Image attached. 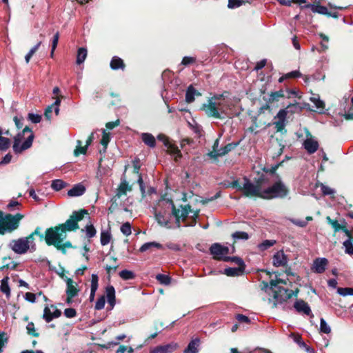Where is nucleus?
Instances as JSON below:
<instances>
[{"label":"nucleus","mask_w":353,"mask_h":353,"mask_svg":"<svg viewBox=\"0 0 353 353\" xmlns=\"http://www.w3.org/2000/svg\"><path fill=\"white\" fill-rule=\"evenodd\" d=\"M41 44V41L38 42L33 48L30 49L29 52L26 55L25 60L26 63H28L32 55L36 52L39 46Z\"/></svg>","instance_id":"52"},{"label":"nucleus","mask_w":353,"mask_h":353,"mask_svg":"<svg viewBox=\"0 0 353 353\" xmlns=\"http://www.w3.org/2000/svg\"><path fill=\"white\" fill-rule=\"evenodd\" d=\"M326 221L331 225L335 232L343 229V227H342L336 220H333L330 216L326 217Z\"/></svg>","instance_id":"48"},{"label":"nucleus","mask_w":353,"mask_h":353,"mask_svg":"<svg viewBox=\"0 0 353 353\" xmlns=\"http://www.w3.org/2000/svg\"><path fill=\"white\" fill-rule=\"evenodd\" d=\"M98 276L97 274H93L91 278V290L90 294V300L92 301L94 299L96 291L98 288Z\"/></svg>","instance_id":"26"},{"label":"nucleus","mask_w":353,"mask_h":353,"mask_svg":"<svg viewBox=\"0 0 353 353\" xmlns=\"http://www.w3.org/2000/svg\"><path fill=\"white\" fill-rule=\"evenodd\" d=\"M93 140H94V132H92L90 136L88 138V139L86 141V145L84 147L82 146L81 141L78 140L77 142V148L74 152V155L78 156L80 154H85L86 153L88 147L91 144V143L93 141Z\"/></svg>","instance_id":"18"},{"label":"nucleus","mask_w":353,"mask_h":353,"mask_svg":"<svg viewBox=\"0 0 353 353\" xmlns=\"http://www.w3.org/2000/svg\"><path fill=\"white\" fill-rule=\"evenodd\" d=\"M28 119L34 123H38L41 120V116L38 114L29 113Z\"/></svg>","instance_id":"61"},{"label":"nucleus","mask_w":353,"mask_h":353,"mask_svg":"<svg viewBox=\"0 0 353 353\" xmlns=\"http://www.w3.org/2000/svg\"><path fill=\"white\" fill-rule=\"evenodd\" d=\"M87 57V50L84 48H81L78 50L77 57V63L81 64L82 63Z\"/></svg>","instance_id":"44"},{"label":"nucleus","mask_w":353,"mask_h":353,"mask_svg":"<svg viewBox=\"0 0 353 353\" xmlns=\"http://www.w3.org/2000/svg\"><path fill=\"white\" fill-rule=\"evenodd\" d=\"M328 264V261L325 258H317L312 264V270L318 274H321L325 272L326 267Z\"/></svg>","instance_id":"16"},{"label":"nucleus","mask_w":353,"mask_h":353,"mask_svg":"<svg viewBox=\"0 0 353 353\" xmlns=\"http://www.w3.org/2000/svg\"><path fill=\"white\" fill-rule=\"evenodd\" d=\"M293 295H296L292 290H288L282 287H278L273 290L274 305L281 304L290 299Z\"/></svg>","instance_id":"11"},{"label":"nucleus","mask_w":353,"mask_h":353,"mask_svg":"<svg viewBox=\"0 0 353 353\" xmlns=\"http://www.w3.org/2000/svg\"><path fill=\"white\" fill-rule=\"evenodd\" d=\"M88 212L86 210H81L79 211H74L70 218L63 224L59 225L62 230L66 231H73L77 230L78 222L81 221L85 215H88Z\"/></svg>","instance_id":"9"},{"label":"nucleus","mask_w":353,"mask_h":353,"mask_svg":"<svg viewBox=\"0 0 353 353\" xmlns=\"http://www.w3.org/2000/svg\"><path fill=\"white\" fill-rule=\"evenodd\" d=\"M61 103V99L58 97L55 101L51 105L47 107L45 110L44 116L46 119L50 120L52 118V111L54 110L55 114L57 115L59 112V105Z\"/></svg>","instance_id":"21"},{"label":"nucleus","mask_w":353,"mask_h":353,"mask_svg":"<svg viewBox=\"0 0 353 353\" xmlns=\"http://www.w3.org/2000/svg\"><path fill=\"white\" fill-rule=\"evenodd\" d=\"M121 232L125 236H129L132 233L131 225L129 222L124 223L121 226Z\"/></svg>","instance_id":"54"},{"label":"nucleus","mask_w":353,"mask_h":353,"mask_svg":"<svg viewBox=\"0 0 353 353\" xmlns=\"http://www.w3.org/2000/svg\"><path fill=\"white\" fill-rule=\"evenodd\" d=\"M290 337L293 339V341L297 343L301 347L305 348L306 351L310 352V347L307 346L305 343L303 341L301 336L299 334L292 333Z\"/></svg>","instance_id":"38"},{"label":"nucleus","mask_w":353,"mask_h":353,"mask_svg":"<svg viewBox=\"0 0 353 353\" xmlns=\"http://www.w3.org/2000/svg\"><path fill=\"white\" fill-rule=\"evenodd\" d=\"M156 279L160 283L163 285H169L171 282L170 277L165 274H157Z\"/></svg>","instance_id":"50"},{"label":"nucleus","mask_w":353,"mask_h":353,"mask_svg":"<svg viewBox=\"0 0 353 353\" xmlns=\"http://www.w3.org/2000/svg\"><path fill=\"white\" fill-rule=\"evenodd\" d=\"M272 263L276 267L284 266L288 263L287 256L283 251H278L273 256Z\"/></svg>","instance_id":"20"},{"label":"nucleus","mask_w":353,"mask_h":353,"mask_svg":"<svg viewBox=\"0 0 353 353\" xmlns=\"http://www.w3.org/2000/svg\"><path fill=\"white\" fill-rule=\"evenodd\" d=\"M243 1L241 0H228V7L230 9L240 7Z\"/></svg>","instance_id":"60"},{"label":"nucleus","mask_w":353,"mask_h":353,"mask_svg":"<svg viewBox=\"0 0 353 353\" xmlns=\"http://www.w3.org/2000/svg\"><path fill=\"white\" fill-rule=\"evenodd\" d=\"M110 68L112 70H123L125 68V64L121 58L115 56L112 57L110 61Z\"/></svg>","instance_id":"29"},{"label":"nucleus","mask_w":353,"mask_h":353,"mask_svg":"<svg viewBox=\"0 0 353 353\" xmlns=\"http://www.w3.org/2000/svg\"><path fill=\"white\" fill-rule=\"evenodd\" d=\"M128 185L126 181L121 182L117 190V196L120 197L121 195L125 194L128 190Z\"/></svg>","instance_id":"53"},{"label":"nucleus","mask_w":353,"mask_h":353,"mask_svg":"<svg viewBox=\"0 0 353 353\" xmlns=\"http://www.w3.org/2000/svg\"><path fill=\"white\" fill-rule=\"evenodd\" d=\"M294 308L299 312H303L305 314L310 315L311 313V310L310 306L307 303L303 301V300H298L294 303Z\"/></svg>","instance_id":"22"},{"label":"nucleus","mask_w":353,"mask_h":353,"mask_svg":"<svg viewBox=\"0 0 353 353\" xmlns=\"http://www.w3.org/2000/svg\"><path fill=\"white\" fill-rule=\"evenodd\" d=\"M141 137L143 142L148 147L153 148L156 146V139L152 134L142 133Z\"/></svg>","instance_id":"24"},{"label":"nucleus","mask_w":353,"mask_h":353,"mask_svg":"<svg viewBox=\"0 0 353 353\" xmlns=\"http://www.w3.org/2000/svg\"><path fill=\"white\" fill-rule=\"evenodd\" d=\"M59 39V33L57 32L53 37L52 42V50L50 53V56L52 57L54 54V52L57 46L58 41Z\"/></svg>","instance_id":"58"},{"label":"nucleus","mask_w":353,"mask_h":353,"mask_svg":"<svg viewBox=\"0 0 353 353\" xmlns=\"http://www.w3.org/2000/svg\"><path fill=\"white\" fill-rule=\"evenodd\" d=\"M105 303V296H102L100 298H99L95 303L94 308L97 310H102Z\"/></svg>","instance_id":"59"},{"label":"nucleus","mask_w":353,"mask_h":353,"mask_svg":"<svg viewBox=\"0 0 353 353\" xmlns=\"http://www.w3.org/2000/svg\"><path fill=\"white\" fill-rule=\"evenodd\" d=\"M303 145L309 154L314 153L319 148L318 141L311 136L306 138Z\"/></svg>","instance_id":"17"},{"label":"nucleus","mask_w":353,"mask_h":353,"mask_svg":"<svg viewBox=\"0 0 353 353\" xmlns=\"http://www.w3.org/2000/svg\"><path fill=\"white\" fill-rule=\"evenodd\" d=\"M116 353H134V349L132 347L120 345Z\"/></svg>","instance_id":"62"},{"label":"nucleus","mask_w":353,"mask_h":353,"mask_svg":"<svg viewBox=\"0 0 353 353\" xmlns=\"http://www.w3.org/2000/svg\"><path fill=\"white\" fill-rule=\"evenodd\" d=\"M105 294L108 302L112 308L115 305V290L114 287L108 285L105 289Z\"/></svg>","instance_id":"25"},{"label":"nucleus","mask_w":353,"mask_h":353,"mask_svg":"<svg viewBox=\"0 0 353 353\" xmlns=\"http://www.w3.org/2000/svg\"><path fill=\"white\" fill-rule=\"evenodd\" d=\"M320 187L323 195H333L336 192L335 190L323 183L321 184Z\"/></svg>","instance_id":"56"},{"label":"nucleus","mask_w":353,"mask_h":353,"mask_svg":"<svg viewBox=\"0 0 353 353\" xmlns=\"http://www.w3.org/2000/svg\"><path fill=\"white\" fill-rule=\"evenodd\" d=\"M61 312L53 305L45 307L43 310V318L47 322H50L53 319L58 318L61 316Z\"/></svg>","instance_id":"14"},{"label":"nucleus","mask_w":353,"mask_h":353,"mask_svg":"<svg viewBox=\"0 0 353 353\" xmlns=\"http://www.w3.org/2000/svg\"><path fill=\"white\" fill-rule=\"evenodd\" d=\"M66 236V232L58 225L46 230L45 241L48 245H54L58 250L64 251L65 248L72 247L70 242L63 241Z\"/></svg>","instance_id":"4"},{"label":"nucleus","mask_w":353,"mask_h":353,"mask_svg":"<svg viewBox=\"0 0 353 353\" xmlns=\"http://www.w3.org/2000/svg\"><path fill=\"white\" fill-rule=\"evenodd\" d=\"M343 246L345 248V253L353 255V244L350 239L343 242Z\"/></svg>","instance_id":"57"},{"label":"nucleus","mask_w":353,"mask_h":353,"mask_svg":"<svg viewBox=\"0 0 353 353\" xmlns=\"http://www.w3.org/2000/svg\"><path fill=\"white\" fill-rule=\"evenodd\" d=\"M83 232H85L87 237L92 238L96 235L97 231L92 224H87L84 229H82Z\"/></svg>","instance_id":"43"},{"label":"nucleus","mask_w":353,"mask_h":353,"mask_svg":"<svg viewBox=\"0 0 353 353\" xmlns=\"http://www.w3.org/2000/svg\"><path fill=\"white\" fill-rule=\"evenodd\" d=\"M119 276L123 280H130L135 277V274L133 272L128 270H123L119 272Z\"/></svg>","instance_id":"45"},{"label":"nucleus","mask_w":353,"mask_h":353,"mask_svg":"<svg viewBox=\"0 0 353 353\" xmlns=\"http://www.w3.org/2000/svg\"><path fill=\"white\" fill-rule=\"evenodd\" d=\"M179 347L178 344L174 342L154 347L150 350V353H172Z\"/></svg>","instance_id":"15"},{"label":"nucleus","mask_w":353,"mask_h":353,"mask_svg":"<svg viewBox=\"0 0 353 353\" xmlns=\"http://www.w3.org/2000/svg\"><path fill=\"white\" fill-rule=\"evenodd\" d=\"M225 185L241 191L245 196L259 197L265 199V177H261L254 181L244 178L243 185L239 184L237 180H234Z\"/></svg>","instance_id":"3"},{"label":"nucleus","mask_w":353,"mask_h":353,"mask_svg":"<svg viewBox=\"0 0 353 353\" xmlns=\"http://www.w3.org/2000/svg\"><path fill=\"white\" fill-rule=\"evenodd\" d=\"M307 7L310 8L313 12L319 13L321 14L327 15L328 10L325 6L321 5H308Z\"/></svg>","instance_id":"36"},{"label":"nucleus","mask_w":353,"mask_h":353,"mask_svg":"<svg viewBox=\"0 0 353 353\" xmlns=\"http://www.w3.org/2000/svg\"><path fill=\"white\" fill-rule=\"evenodd\" d=\"M157 139L162 141L167 148L169 154L172 155L176 161L181 157V152L176 145L172 143L165 134H160L157 136Z\"/></svg>","instance_id":"13"},{"label":"nucleus","mask_w":353,"mask_h":353,"mask_svg":"<svg viewBox=\"0 0 353 353\" xmlns=\"http://www.w3.org/2000/svg\"><path fill=\"white\" fill-rule=\"evenodd\" d=\"M8 277H6L2 279L0 289L3 293L6 294L7 297H9L10 295V287L8 285Z\"/></svg>","instance_id":"42"},{"label":"nucleus","mask_w":353,"mask_h":353,"mask_svg":"<svg viewBox=\"0 0 353 353\" xmlns=\"http://www.w3.org/2000/svg\"><path fill=\"white\" fill-rule=\"evenodd\" d=\"M196 61V59L193 57H184L182 59L181 64L187 66L190 64H192L194 63Z\"/></svg>","instance_id":"64"},{"label":"nucleus","mask_w":353,"mask_h":353,"mask_svg":"<svg viewBox=\"0 0 353 353\" xmlns=\"http://www.w3.org/2000/svg\"><path fill=\"white\" fill-rule=\"evenodd\" d=\"M284 97V92L283 90H280L278 91L272 92L267 100V102L269 103H274L275 101H278L279 99Z\"/></svg>","instance_id":"34"},{"label":"nucleus","mask_w":353,"mask_h":353,"mask_svg":"<svg viewBox=\"0 0 353 353\" xmlns=\"http://www.w3.org/2000/svg\"><path fill=\"white\" fill-rule=\"evenodd\" d=\"M8 248L17 254H25L27 252H33L37 249L34 239L32 236L21 237L17 239L11 240Z\"/></svg>","instance_id":"5"},{"label":"nucleus","mask_w":353,"mask_h":353,"mask_svg":"<svg viewBox=\"0 0 353 353\" xmlns=\"http://www.w3.org/2000/svg\"><path fill=\"white\" fill-rule=\"evenodd\" d=\"M195 92L196 90L192 86L188 87L185 94V101L188 103L194 101Z\"/></svg>","instance_id":"46"},{"label":"nucleus","mask_w":353,"mask_h":353,"mask_svg":"<svg viewBox=\"0 0 353 353\" xmlns=\"http://www.w3.org/2000/svg\"><path fill=\"white\" fill-rule=\"evenodd\" d=\"M288 192V187L280 179L270 185L268 179L265 177V199L283 198Z\"/></svg>","instance_id":"6"},{"label":"nucleus","mask_w":353,"mask_h":353,"mask_svg":"<svg viewBox=\"0 0 353 353\" xmlns=\"http://www.w3.org/2000/svg\"><path fill=\"white\" fill-rule=\"evenodd\" d=\"M244 271L243 267L228 268L224 270V274L229 276H239L243 274Z\"/></svg>","instance_id":"30"},{"label":"nucleus","mask_w":353,"mask_h":353,"mask_svg":"<svg viewBox=\"0 0 353 353\" xmlns=\"http://www.w3.org/2000/svg\"><path fill=\"white\" fill-rule=\"evenodd\" d=\"M276 243L275 240H265L261 243L259 245V248L261 251H264L269 248L273 246Z\"/></svg>","instance_id":"49"},{"label":"nucleus","mask_w":353,"mask_h":353,"mask_svg":"<svg viewBox=\"0 0 353 353\" xmlns=\"http://www.w3.org/2000/svg\"><path fill=\"white\" fill-rule=\"evenodd\" d=\"M172 217L176 219V228H179V211H176L172 200L165 198L159 200L155 209V218L158 223L167 228H172Z\"/></svg>","instance_id":"1"},{"label":"nucleus","mask_w":353,"mask_h":353,"mask_svg":"<svg viewBox=\"0 0 353 353\" xmlns=\"http://www.w3.org/2000/svg\"><path fill=\"white\" fill-rule=\"evenodd\" d=\"M210 251L214 256V259L216 260H222L224 261H229L230 260V257L226 256L229 253V248L220 243H216L212 244L210 248Z\"/></svg>","instance_id":"12"},{"label":"nucleus","mask_w":353,"mask_h":353,"mask_svg":"<svg viewBox=\"0 0 353 353\" xmlns=\"http://www.w3.org/2000/svg\"><path fill=\"white\" fill-rule=\"evenodd\" d=\"M103 136L101 139L100 143L103 145V149L100 150V152L105 153L106 152V149L110 141V134L107 132L105 130H102Z\"/></svg>","instance_id":"31"},{"label":"nucleus","mask_w":353,"mask_h":353,"mask_svg":"<svg viewBox=\"0 0 353 353\" xmlns=\"http://www.w3.org/2000/svg\"><path fill=\"white\" fill-rule=\"evenodd\" d=\"M277 121L274 122V127L277 132L283 130L285 126L286 112L285 110H279L276 114Z\"/></svg>","instance_id":"19"},{"label":"nucleus","mask_w":353,"mask_h":353,"mask_svg":"<svg viewBox=\"0 0 353 353\" xmlns=\"http://www.w3.org/2000/svg\"><path fill=\"white\" fill-rule=\"evenodd\" d=\"M181 210H176L179 211V221L181 219L182 221L185 222L186 219L188 216V214L191 212L190 206L189 205H185L184 206H181Z\"/></svg>","instance_id":"28"},{"label":"nucleus","mask_w":353,"mask_h":353,"mask_svg":"<svg viewBox=\"0 0 353 353\" xmlns=\"http://www.w3.org/2000/svg\"><path fill=\"white\" fill-rule=\"evenodd\" d=\"M34 134L28 127H25L14 138L13 150L15 153H21L30 148L32 144Z\"/></svg>","instance_id":"7"},{"label":"nucleus","mask_w":353,"mask_h":353,"mask_svg":"<svg viewBox=\"0 0 353 353\" xmlns=\"http://www.w3.org/2000/svg\"><path fill=\"white\" fill-rule=\"evenodd\" d=\"M85 192V188L81 183L75 185L68 192V195L70 197L79 196L84 194Z\"/></svg>","instance_id":"23"},{"label":"nucleus","mask_w":353,"mask_h":353,"mask_svg":"<svg viewBox=\"0 0 353 353\" xmlns=\"http://www.w3.org/2000/svg\"><path fill=\"white\" fill-rule=\"evenodd\" d=\"M320 332L325 334H330L331 332L330 325L323 318H321L320 321Z\"/></svg>","instance_id":"51"},{"label":"nucleus","mask_w":353,"mask_h":353,"mask_svg":"<svg viewBox=\"0 0 353 353\" xmlns=\"http://www.w3.org/2000/svg\"><path fill=\"white\" fill-rule=\"evenodd\" d=\"M61 277L66 283V300L65 302L68 305H71L73 302V298L77 296L79 294V290L77 288V283L74 281L72 279L66 277L63 274H61Z\"/></svg>","instance_id":"10"},{"label":"nucleus","mask_w":353,"mask_h":353,"mask_svg":"<svg viewBox=\"0 0 353 353\" xmlns=\"http://www.w3.org/2000/svg\"><path fill=\"white\" fill-rule=\"evenodd\" d=\"M67 183L61 179H55L52 181L51 188L55 191H59L64 188Z\"/></svg>","instance_id":"39"},{"label":"nucleus","mask_w":353,"mask_h":353,"mask_svg":"<svg viewBox=\"0 0 353 353\" xmlns=\"http://www.w3.org/2000/svg\"><path fill=\"white\" fill-rule=\"evenodd\" d=\"M3 131L0 128V151H6L11 144L10 139L2 137Z\"/></svg>","instance_id":"35"},{"label":"nucleus","mask_w":353,"mask_h":353,"mask_svg":"<svg viewBox=\"0 0 353 353\" xmlns=\"http://www.w3.org/2000/svg\"><path fill=\"white\" fill-rule=\"evenodd\" d=\"M199 339H195L192 340L188 347L185 349L184 353H197Z\"/></svg>","instance_id":"32"},{"label":"nucleus","mask_w":353,"mask_h":353,"mask_svg":"<svg viewBox=\"0 0 353 353\" xmlns=\"http://www.w3.org/2000/svg\"><path fill=\"white\" fill-rule=\"evenodd\" d=\"M112 239L111 233L109 230H102L101 232L100 241L102 245H108Z\"/></svg>","instance_id":"37"},{"label":"nucleus","mask_w":353,"mask_h":353,"mask_svg":"<svg viewBox=\"0 0 353 353\" xmlns=\"http://www.w3.org/2000/svg\"><path fill=\"white\" fill-rule=\"evenodd\" d=\"M232 148V146L231 144H228L224 148H221L217 152H211L208 154V155L211 158H217L218 157L223 156L226 154L228 152H229Z\"/></svg>","instance_id":"27"},{"label":"nucleus","mask_w":353,"mask_h":353,"mask_svg":"<svg viewBox=\"0 0 353 353\" xmlns=\"http://www.w3.org/2000/svg\"><path fill=\"white\" fill-rule=\"evenodd\" d=\"M23 217L24 216L19 213L14 215L10 214L4 215L0 211V234L12 232L17 230L19 226L20 221Z\"/></svg>","instance_id":"8"},{"label":"nucleus","mask_w":353,"mask_h":353,"mask_svg":"<svg viewBox=\"0 0 353 353\" xmlns=\"http://www.w3.org/2000/svg\"><path fill=\"white\" fill-rule=\"evenodd\" d=\"M26 329H27V332L29 334H31L34 336H38L39 334L35 331L34 325L33 323H32V322L29 323L27 325Z\"/></svg>","instance_id":"63"},{"label":"nucleus","mask_w":353,"mask_h":353,"mask_svg":"<svg viewBox=\"0 0 353 353\" xmlns=\"http://www.w3.org/2000/svg\"><path fill=\"white\" fill-rule=\"evenodd\" d=\"M337 292L341 296L353 295V288H338Z\"/></svg>","instance_id":"55"},{"label":"nucleus","mask_w":353,"mask_h":353,"mask_svg":"<svg viewBox=\"0 0 353 353\" xmlns=\"http://www.w3.org/2000/svg\"><path fill=\"white\" fill-rule=\"evenodd\" d=\"M230 105L224 94H214L204 103L202 110L209 117L224 119L228 117Z\"/></svg>","instance_id":"2"},{"label":"nucleus","mask_w":353,"mask_h":353,"mask_svg":"<svg viewBox=\"0 0 353 353\" xmlns=\"http://www.w3.org/2000/svg\"><path fill=\"white\" fill-rule=\"evenodd\" d=\"M232 238L236 240H248L250 237L249 234L245 232H235L232 234Z\"/></svg>","instance_id":"47"},{"label":"nucleus","mask_w":353,"mask_h":353,"mask_svg":"<svg viewBox=\"0 0 353 353\" xmlns=\"http://www.w3.org/2000/svg\"><path fill=\"white\" fill-rule=\"evenodd\" d=\"M301 110V108L299 106V103H291V104L288 105L285 109H282L281 110H285V112H286V115H287L288 113L293 114V113L300 111Z\"/></svg>","instance_id":"41"},{"label":"nucleus","mask_w":353,"mask_h":353,"mask_svg":"<svg viewBox=\"0 0 353 353\" xmlns=\"http://www.w3.org/2000/svg\"><path fill=\"white\" fill-rule=\"evenodd\" d=\"M152 248H157V249H162L163 245L157 242H148L144 243L139 249V251L141 252H144L147 250H149Z\"/></svg>","instance_id":"33"},{"label":"nucleus","mask_w":353,"mask_h":353,"mask_svg":"<svg viewBox=\"0 0 353 353\" xmlns=\"http://www.w3.org/2000/svg\"><path fill=\"white\" fill-rule=\"evenodd\" d=\"M310 101L315 105L316 108L319 110H323L325 108V103L320 99L319 96L317 94H313L310 97Z\"/></svg>","instance_id":"40"}]
</instances>
